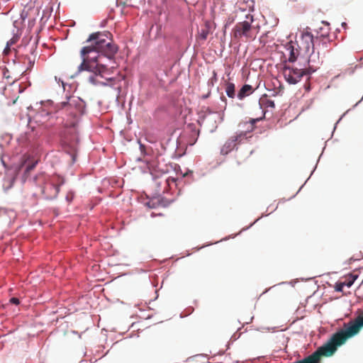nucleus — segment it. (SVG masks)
<instances>
[{"instance_id":"nucleus-38","label":"nucleus","mask_w":363,"mask_h":363,"mask_svg":"<svg viewBox=\"0 0 363 363\" xmlns=\"http://www.w3.org/2000/svg\"><path fill=\"white\" fill-rule=\"evenodd\" d=\"M161 184H162V183H160V182L157 183V186H160V185H161Z\"/></svg>"},{"instance_id":"nucleus-24","label":"nucleus","mask_w":363,"mask_h":363,"mask_svg":"<svg viewBox=\"0 0 363 363\" xmlns=\"http://www.w3.org/2000/svg\"><path fill=\"white\" fill-rule=\"evenodd\" d=\"M146 206L150 208H155V204L152 201H148L146 203Z\"/></svg>"},{"instance_id":"nucleus-39","label":"nucleus","mask_w":363,"mask_h":363,"mask_svg":"<svg viewBox=\"0 0 363 363\" xmlns=\"http://www.w3.org/2000/svg\"><path fill=\"white\" fill-rule=\"evenodd\" d=\"M310 179V177L306 180V182H308V181Z\"/></svg>"},{"instance_id":"nucleus-31","label":"nucleus","mask_w":363,"mask_h":363,"mask_svg":"<svg viewBox=\"0 0 363 363\" xmlns=\"http://www.w3.org/2000/svg\"><path fill=\"white\" fill-rule=\"evenodd\" d=\"M4 77L7 78V79H9L10 77L9 76V74H6V72L4 73Z\"/></svg>"},{"instance_id":"nucleus-26","label":"nucleus","mask_w":363,"mask_h":363,"mask_svg":"<svg viewBox=\"0 0 363 363\" xmlns=\"http://www.w3.org/2000/svg\"><path fill=\"white\" fill-rule=\"evenodd\" d=\"M240 337V335H237V333H234L231 337H230V340H233V341H235L237 339H238Z\"/></svg>"},{"instance_id":"nucleus-1","label":"nucleus","mask_w":363,"mask_h":363,"mask_svg":"<svg viewBox=\"0 0 363 363\" xmlns=\"http://www.w3.org/2000/svg\"><path fill=\"white\" fill-rule=\"evenodd\" d=\"M86 42L90 45L81 50L82 62L78 71L86 70L100 75L106 73L108 69L101 62L102 57L111 60L118 51V46L113 43L112 34L108 31L93 33Z\"/></svg>"},{"instance_id":"nucleus-35","label":"nucleus","mask_w":363,"mask_h":363,"mask_svg":"<svg viewBox=\"0 0 363 363\" xmlns=\"http://www.w3.org/2000/svg\"><path fill=\"white\" fill-rule=\"evenodd\" d=\"M211 245V244L206 245H203V246L201 247V248L205 247L206 246H208V245ZM199 249H201V247H200Z\"/></svg>"},{"instance_id":"nucleus-16","label":"nucleus","mask_w":363,"mask_h":363,"mask_svg":"<svg viewBox=\"0 0 363 363\" xmlns=\"http://www.w3.org/2000/svg\"><path fill=\"white\" fill-rule=\"evenodd\" d=\"M225 92L228 97L234 98L235 96V85L231 82H228L225 84Z\"/></svg>"},{"instance_id":"nucleus-12","label":"nucleus","mask_w":363,"mask_h":363,"mask_svg":"<svg viewBox=\"0 0 363 363\" xmlns=\"http://www.w3.org/2000/svg\"><path fill=\"white\" fill-rule=\"evenodd\" d=\"M164 184V189L162 191V193L163 194H170L172 195H173L174 193L173 191V189L175 190V191H177V195H179L180 194V187H179V184L181 183H177V182H175V183H163Z\"/></svg>"},{"instance_id":"nucleus-34","label":"nucleus","mask_w":363,"mask_h":363,"mask_svg":"<svg viewBox=\"0 0 363 363\" xmlns=\"http://www.w3.org/2000/svg\"><path fill=\"white\" fill-rule=\"evenodd\" d=\"M101 84H103V85H108V83H106V82H101Z\"/></svg>"},{"instance_id":"nucleus-13","label":"nucleus","mask_w":363,"mask_h":363,"mask_svg":"<svg viewBox=\"0 0 363 363\" xmlns=\"http://www.w3.org/2000/svg\"><path fill=\"white\" fill-rule=\"evenodd\" d=\"M253 92V88L251 85L249 84H245L242 86V87L240 89L238 94V97L240 99H242L247 96H249Z\"/></svg>"},{"instance_id":"nucleus-6","label":"nucleus","mask_w":363,"mask_h":363,"mask_svg":"<svg viewBox=\"0 0 363 363\" xmlns=\"http://www.w3.org/2000/svg\"><path fill=\"white\" fill-rule=\"evenodd\" d=\"M362 328H363V313L357 315L354 319L350 320L347 323H344L343 328L339 330H345L341 337H345L346 342L348 338L357 335Z\"/></svg>"},{"instance_id":"nucleus-29","label":"nucleus","mask_w":363,"mask_h":363,"mask_svg":"<svg viewBox=\"0 0 363 363\" xmlns=\"http://www.w3.org/2000/svg\"><path fill=\"white\" fill-rule=\"evenodd\" d=\"M89 82H91V83H93V84H96V82H95V79H94V77H90L89 78Z\"/></svg>"},{"instance_id":"nucleus-19","label":"nucleus","mask_w":363,"mask_h":363,"mask_svg":"<svg viewBox=\"0 0 363 363\" xmlns=\"http://www.w3.org/2000/svg\"><path fill=\"white\" fill-rule=\"evenodd\" d=\"M268 214H262V216H260L259 218H257L253 223H252L249 226L246 227V228H242L240 232L238 233V234H240L242 231H245L246 230H248L249 228H250L255 223H256L260 218H262V217L264 216H267Z\"/></svg>"},{"instance_id":"nucleus-4","label":"nucleus","mask_w":363,"mask_h":363,"mask_svg":"<svg viewBox=\"0 0 363 363\" xmlns=\"http://www.w3.org/2000/svg\"><path fill=\"white\" fill-rule=\"evenodd\" d=\"M252 16H247L245 21L238 23L233 30L234 38L238 39L245 38V40L255 39L258 28L252 25Z\"/></svg>"},{"instance_id":"nucleus-21","label":"nucleus","mask_w":363,"mask_h":363,"mask_svg":"<svg viewBox=\"0 0 363 363\" xmlns=\"http://www.w3.org/2000/svg\"><path fill=\"white\" fill-rule=\"evenodd\" d=\"M186 311H187V312L186 313H184V311L181 313V315H180L181 318H184V317L189 315V314H191L193 312L194 309L192 308H187Z\"/></svg>"},{"instance_id":"nucleus-10","label":"nucleus","mask_w":363,"mask_h":363,"mask_svg":"<svg viewBox=\"0 0 363 363\" xmlns=\"http://www.w3.org/2000/svg\"><path fill=\"white\" fill-rule=\"evenodd\" d=\"M211 23L209 22H206L203 27H202L199 31L196 40L199 41H205L211 33Z\"/></svg>"},{"instance_id":"nucleus-14","label":"nucleus","mask_w":363,"mask_h":363,"mask_svg":"<svg viewBox=\"0 0 363 363\" xmlns=\"http://www.w3.org/2000/svg\"><path fill=\"white\" fill-rule=\"evenodd\" d=\"M286 50L289 51V61L290 62H295L297 58L298 50L294 49V47L291 43L286 45Z\"/></svg>"},{"instance_id":"nucleus-25","label":"nucleus","mask_w":363,"mask_h":363,"mask_svg":"<svg viewBox=\"0 0 363 363\" xmlns=\"http://www.w3.org/2000/svg\"><path fill=\"white\" fill-rule=\"evenodd\" d=\"M306 184V183H303V185H302V186L298 189V190L296 191V193L294 195H293L292 196H291V197L289 199V200H290V199H291L294 198V197L296 196V194H298V192H299V191H300L303 188V186H304V185H305Z\"/></svg>"},{"instance_id":"nucleus-22","label":"nucleus","mask_w":363,"mask_h":363,"mask_svg":"<svg viewBox=\"0 0 363 363\" xmlns=\"http://www.w3.org/2000/svg\"><path fill=\"white\" fill-rule=\"evenodd\" d=\"M74 199V194L73 192L70 191L68 193V194L66 196L65 199L68 202H71Z\"/></svg>"},{"instance_id":"nucleus-5","label":"nucleus","mask_w":363,"mask_h":363,"mask_svg":"<svg viewBox=\"0 0 363 363\" xmlns=\"http://www.w3.org/2000/svg\"><path fill=\"white\" fill-rule=\"evenodd\" d=\"M283 75L286 81L290 84H296L301 81L304 76L307 80L310 79V74L305 67L296 65H285L283 68Z\"/></svg>"},{"instance_id":"nucleus-28","label":"nucleus","mask_w":363,"mask_h":363,"mask_svg":"<svg viewBox=\"0 0 363 363\" xmlns=\"http://www.w3.org/2000/svg\"><path fill=\"white\" fill-rule=\"evenodd\" d=\"M189 174H192V172H191V171H187V172H186L185 173H184V174H182V177H187Z\"/></svg>"},{"instance_id":"nucleus-15","label":"nucleus","mask_w":363,"mask_h":363,"mask_svg":"<svg viewBox=\"0 0 363 363\" xmlns=\"http://www.w3.org/2000/svg\"><path fill=\"white\" fill-rule=\"evenodd\" d=\"M359 275L355 272L350 273L346 277L345 281H344L346 284V286L347 288L351 287L354 282L357 279Z\"/></svg>"},{"instance_id":"nucleus-37","label":"nucleus","mask_w":363,"mask_h":363,"mask_svg":"<svg viewBox=\"0 0 363 363\" xmlns=\"http://www.w3.org/2000/svg\"><path fill=\"white\" fill-rule=\"evenodd\" d=\"M172 182H177V179H172Z\"/></svg>"},{"instance_id":"nucleus-9","label":"nucleus","mask_w":363,"mask_h":363,"mask_svg":"<svg viewBox=\"0 0 363 363\" xmlns=\"http://www.w3.org/2000/svg\"><path fill=\"white\" fill-rule=\"evenodd\" d=\"M245 135L242 133L238 135L230 137L223 145L220 149V153L223 155L228 154L231 152L236 145V142L243 138Z\"/></svg>"},{"instance_id":"nucleus-23","label":"nucleus","mask_w":363,"mask_h":363,"mask_svg":"<svg viewBox=\"0 0 363 363\" xmlns=\"http://www.w3.org/2000/svg\"><path fill=\"white\" fill-rule=\"evenodd\" d=\"M10 303L14 305H18L20 303V301L16 297H12L9 300Z\"/></svg>"},{"instance_id":"nucleus-36","label":"nucleus","mask_w":363,"mask_h":363,"mask_svg":"<svg viewBox=\"0 0 363 363\" xmlns=\"http://www.w3.org/2000/svg\"><path fill=\"white\" fill-rule=\"evenodd\" d=\"M277 208V206H275V208L272 211V212H273L274 211H275Z\"/></svg>"},{"instance_id":"nucleus-30","label":"nucleus","mask_w":363,"mask_h":363,"mask_svg":"<svg viewBox=\"0 0 363 363\" xmlns=\"http://www.w3.org/2000/svg\"><path fill=\"white\" fill-rule=\"evenodd\" d=\"M280 336L284 340L289 341V337H286L284 334H280Z\"/></svg>"},{"instance_id":"nucleus-33","label":"nucleus","mask_w":363,"mask_h":363,"mask_svg":"<svg viewBox=\"0 0 363 363\" xmlns=\"http://www.w3.org/2000/svg\"><path fill=\"white\" fill-rule=\"evenodd\" d=\"M112 81H113V78L107 79V82H112Z\"/></svg>"},{"instance_id":"nucleus-18","label":"nucleus","mask_w":363,"mask_h":363,"mask_svg":"<svg viewBox=\"0 0 363 363\" xmlns=\"http://www.w3.org/2000/svg\"><path fill=\"white\" fill-rule=\"evenodd\" d=\"M345 286H346L345 281H337L335 283V289L337 292H342Z\"/></svg>"},{"instance_id":"nucleus-7","label":"nucleus","mask_w":363,"mask_h":363,"mask_svg":"<svg viewBox=\"0 0 363 363\" xmlns=\"http://www.w3.org/2000/svg\"><path fill=\"white\" fill-rule=\"evenodd\" d=\"M29 159H30L29 156L23 155L21 164L18 167H16V169L18 172H20L21 170V169L23 168V167L24 165H26V169H24L23 175L22 177V179L23 180V182H26L28 180L30 181L31 179H33V180L44 179L43 174H39L38 175H35L33 177H31L30 173L33 170V169L35 167V165L38 163V162L37 161L29 162Z\"/></svg>"},{"instance_id":"nucleus-20","label":"nucleus","mask_w":363,"mask_h":363,"mask_svg":"<svg viewBox=\"0 0 363 363\" xmlns=\"http://www.w3.org/2000/svg\"><path fill=\"white\" fill-rule=\"evenodd\" d=\"M13 186V183H7V185L3 184V190L4 193L7 194L10 189H11Z\"/></svg>"},{"instance_id":"nucleus-32","label":"nucleus","mask_w":363,"mask_h":363,"mask_svg":"<svg viewBox=\"0 0 363 363\" xmlns=\"http://www.w3.org/2000/svg\"><path fill=\"white\" fill-rule=\"evenodd\" d=\"M305 88L307 91H309L310 90V86H308V85H305Z\"/></svg>"},{"instance_id":"nucleus-2","label":"nucleus","mask_w":363,"mask_h":363,"mask_svg":"<svg viewBox=\"0 0 363 363\" xmlns=\"http://www.w3.org/2000/svg\"><path fill=\"white\" fill-rule=\"evenodd\" d=\"M84 102L81 99L70 96L67 101H62L56 106V111L65 121V126L74 127L77 123V117L84 113Z\"/></svg>"},{"instance_id":"nucleus-11","label":"nucleus","mask_w":363,"mask_h":363,"mask_svg":"<svg viewBox=\"0 0 363 363\" xmlns=\"http://www.w3.org/2000/svg\"><path fill=\"white\" fill-rule=\"evenodd\" d=\"M264 116H265V112L264 111H262V116L259 117V118H251L249 122H246V123H244L242 124H240V126L241 125H243V126H245L247 125V127L245 128V130H244L245 132H252L255 128V123L261 120H262L264 118ZM245 127H243L244 128Z\"/></svg>"},{"instance_id":"nucleus-3","label":"nucleus","mask_w":363,"mask_h":363,"mask_svg":"<svg viewBox=\"0 0 363 363\" xmlns=\"http://www.w3.org/2000/svg\"><path fill=\"white\" fill-rule=\"evenodd\" d=\"M302 40L306 43L305 48L307 52L309 51L310 48L312 49V52L307 60L308 67H304L311 75L319 68L321 60L319 57V52H315L314 50L315 43L313 35L309 32H306L302 35Z\"/></svg>"},{"instance_id":"nucleus-17","label":"nucleus","mask_w":363,"mask_h":363,"mask_svg":"<svg viewBox=\"0 0 363 363\" xmlns=\"http://www.w3.org/2000/svg\"><path fill=\"white\" fill-rule=\"evenodd\" d=\"M259 104L260 108H262L263 106L264 108H274L275 106L274 102L272 100L267 98L261 99Z\"/></svg>"},{"instance_id":"nucleus-27","label":"nucleus","mask_w":363,"mask_h":363,"mask_svg":"<svg viewBox=\"0 0 363 363\" xmlns=\"http://www.w3.org/2000/svg\"><path fill=\"white\" fill-rule=\"evenodd\" d=\"M235 236H236V235H230V236H228V237H225V238H223V239L220 240V242H221V241H223V240H228V239H230V238H235ZM218 242H219V241H217V242H216L215 243H218Z\"/></svg>"},{"instance_id":"nucleus-8","label":"nucleus","mask_w":363,"mask_h":363,"mask_svg":"<svg viewBox=\"0 0 363 363\" xmlns=\"http://www.w3.org/2000/svg\"><path fill=\"white\" fill-rule=\"evenodd\" d=\"M40 188L45 199L52 200L57 196L60 185L57 183H43Z\"/></svg>"}]
</instances>
